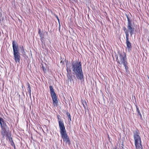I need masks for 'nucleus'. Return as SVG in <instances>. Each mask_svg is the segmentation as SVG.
Here are the masks:
<instances>
[{
	"label": "nucleus",
	"instance_id": "nucleus-1",
	"mask_svg": "<svg viewBox=\"0 0 149 149\" xmlns=\"http://www.w3.org/2000/svg\"><path fill=\"white\" fill-rule=\"evenodd\" d=\"M75 73L77 78L80 80H82L84 79V75L82 69L81 64L80 62L77 61L73 62L72 63V67L70 68L67 66V71L68 75H70L71 74V70Z\"/></svg>",
	"mask_w": 149,
	"mask_h": 149
},
{
	"label": "nucleus",
	"instance_id": "nucleus-2",
	"mask_svg": "<svg viewBox=\"0 0 149 149\" xmlns=\"http://www.w3.org/2000/svg\"><path fill=\"white\" fill-rule=\"evenodd\" d=\"M139 130H136L133 132V136L136 149H142L141 144V139Z\"/></svg>",
	"mask_w": 149,
	"mask_h": 149
},
{
	"label": "nucleus",
	"instance_id": "nucleus-3",
	"mask_svg": "<svg viewBox=\"0 0 149 149\" xmlns=\"http://www.w3.org/2000/svg\"><path fill=\"white\" fill-rule=\"evenodd\" d=\"M14 59L16 62L19 63L20 58V54L17 43L13 41L12 42Z\"/></svg>",
	"mask_w": 149,
	"mask_h": 149
},
{
	"label": "nucleus",
	"instance_id": "nucleus-4",
	"mask_svg": "<svg viewBox=\"0 0 149 149\" xmlns=\"http://www.w3.org/2000/svg\"><path fill=\"white\" fill-rule=\"evenodd\" d=\"M117 61L120 65H123L127 63L126 57V54L124 52L123 53L119 54V56L117 58Z\"/></svg>",
	"mask_w": 149,
	"mask_h": 149
},
{
	"label": "nucleus",
	"instance_id": "nucleus-5",
	"mask_svg": "<svg viewBox=\"0 0 149 149\" xmlns=\"http://www.w3.org/2000/svg\"><path fill=\"white\" fill-rule=\"evenodd\" d=\"M60 132L61 137L63 139V141L67 143L69 142V137L66 133L65 127L60 129Z\"/></svg>",
	"mask_w": 149,
	"mask_h": 149
},
{
	"label": "nucleus",
	"instance_id": "nucleus-6",
	"mask_svg": "<svg viewBox=\"0 0 149 149\" xmlns=\"http://www.w3.org/2000/svg\"><path fill=\"white\" fill-rule=\"evenodd\" d=\"M57 118L58 120V123L59 125V128L61 129L65 126L63 123V120L61 118V116L59 115H57Z\"/></svg>",
	"mask_w": 149,
	"mask_h": 149
},
{
	"label": "nucleus",
	"instance_id": "nucleus-7",
	"mask_svg": "<svg viewBox=\"0 0 149 149\" xmlns=\"http://www.w3.org/2000/svg\"><path fill=\"white\" fill-rule=\"evenodd\" d=\"M126 38V49H127L129 52H130L131 48V43L129 40V37H128V35H127Z\"/></svg>",
	"mask_w": 149,
	"mask_h": 149
},
{
	"label": "nucleus",
	"instance_id": "nucleus-8",
	"mask_svg": "<svg viewBox=\"0 0 149 149\" xmlns=\"http://www.w3.org/2000/svg\"><path fill=\"white\" fill-rule=\"evenodd\" d=\"M127 28L128 31L130 33L131 36H132L134 31V28L132 27V24L128 25Z\"/></svg>",
	"mask_w": 149,
	"mask_h": 149
},
{
	"label": "nucleus",
	"instance_id": "nucleus-9",
	"mask_svg": "<svg viewBox=\"0 0 149 149\" xmlns=\"http://www.w3.org/2000/svg\"><path fill=\"white\" fill-rule=\"evenodd\" d=\"M51 96L53 100L54 106H56L58 102L56 94L52 95Z\"/></svg>",
	"mask_w": 149,
	"mask_h": 149
},
{
	"label": "nucleus",
	"instance_id": "nucleus-10",
	"mask_svg": "<svg viewBox=\"0 0 149 149\" xmlns=\"http://www.w3.org/2000/svg\"><path fill=\"white\" fill-rule=\"evenodd\" d=\"M6 124H4L2 126H1V127L2 130L1 131V134L3 136H4L6 134L7 132L6 130L5 129L6 127Z\"/></svg>",
	"mask_w": 149,
	"mask_h": 149
},
{
	"label": "nucleus",
	"instance_id": "nucleus-11",
	"mask_svg": "<svg viewBox=\"0 0 149 149\" xmlns=\"http://www.w3.org/2000/svg\"><path fill=\"white\" fill-rule=\"evenodd\" d=\"M49 88L51 95L56 94L52 86H50Z\"/></svg>",
	"mask_w": 149,
	"mask_h": 149
},
{
	"label": "nucleus",
	"instance_id": "nucleus-12",
	"mask_svg": "<svg viewBox=\"0 0 149 149\" xmlns=\"http://www.w3.org/2000/svg\"><path fill=\"white\" fill-rule=\"evenodd\" d=\"M4 124H6L4 122L3 119L0 117V124L1 126H2Z\"/></svg>",
	"mask_w": 149,
	"mask_h": 149
},
{
	"label": "nucleus",
	"instance_id": "nucleus-13",
	"mask_svg": "<svg viewBox=\"0 0 149 149\" xmlns=\"http://www.w3.org/2000/svg\"><path fill=\"white\" fill-rule=\"evenodd\" d=\"M123 29L124 30L125 34H126V35H128V37H129V33H128V30L126 29L125 27H124L123 28Z\"/></svg>",
	"mask_w": 149,
	"mask_h": 149
},
{
	"label": "nucleus",
	"instance_id": "nucleus-14",
	"mask_svg": "<svg viewBox=\"0 0 149 149\" xmlns=\"http://www.w3.org/2000/svg\"><path fill=\"white\" fill-rule=\"evenodd\" d=\"M127 18L128 20V25L132 24L130 19L127 16Z\"/></svg>",
	"mask_w": 149,
	"mask_h": 149
},
{
	"label": "nucleus",
	"instance_id": "nucleus-15",
	"mask_svg": "<svg viewBox=\"0 0 149 149\" xmlns=\"http://www.w3.org/2000/svg\"><path fill=\"white\" fill-rule=\"evenodd\" d=\"M127 63H126L125 64L123 65H124V66L125 67V69L126 72L127 71V70L128 69V67L127 66Z\"/></svg>",
	"mask_w": 149,
	"mask_h": 149
},
{
	"label": "nucleus",
	"instance_id": "nucleus-16",
	"mask_svg": "<svg viewBox=\"0 0 149 149\" xmlns=\"http://www.w3.org/2000/svg\"><path fill=\"white\" fill-rule=\"evenodd\" d=\"M66 114L68 118L70 119V121H71V118L70 114L68 112H67Z\"/></svg>",
	"mask_w": 149,
	"mask_h": 149
},
{
	"label": "nucleus",
	"instance_id": "nucleus-17",
	"mask_svg": "<svg viewBox=\"0 0 149 149\" xmlns=\"http://www.w3.org/2000/svg\"><path fill=\"white\" fill-rule=\"evenodd\" d=\"M11 141L10 139V143H11V145L13 146H14V147L15 148V144H14V142H13V140H12V139L11 138Z\"/></svg>",
	"mask_w": 149,
	"mask_h": 149
},
{
	"label": "nucleus",
	"instance_id": "nucleus-18",
	"mask_svg": "<svg viewBox=\"0 0 149 149\" xmlns=\"http://www.w3.org/2000/svg\"><path fill=\"white\" fill-rule=\"evenodd\" d=\"M136 111L138 112V114H139L140 116H141V113L140 112V111L139 109V108L136 106Z\"/></svg>",
	"mask_w": 149,
	"mask_h": 149
},
{
	"label": "nucleus",
	"instance_id": "nucleus-19",
	"mask_svg": "<svg viewBox=\"0 0 149 149\" xmlns=\"http://www.w3.org/2000/svg\"><path fill=\"white\" fill-rule=\"evenodd\" d=\"M28 92L29 93V94L30 95V96H31V89H28Z\"/></svg>",
	"mask_w": 149,
	"mask_h": 149
},
{
	"label": "nucleus",
	"instance_id": "nucleus-20",
	"mask_svg": "<svg viewBox=\"0 0 149 149\" xmlns=\"http://www.w3.org/2000/svg\"><path fill=\"white\" fill-rule=\"evenodd\" d=\"M27 84H28V89H31V87L29 85V83H27Z\"/></svg>",
	"mask_w": 149,
	"mask_h": 149
},
{
	"label": "nucleus",
	"instance_id": "nucleus-21",
	"mask_svg": "<svg viewBox=\"0 0 149 149\" xmlns=\"http://www.w3.org/2000/svg\"><path fill=\"white\" fill-rule=\"evenodd\" d=\"M21 49L22 50V51L24 52V47H23V46L21 48Z\"/></svg>",
	"mask_w": 149,
	"mask_h": 149
},
{
	"label": "nucleus",
	"instance_id": "nucleus-22",
	"mask_svg": "<svg viewBox=\"0 0 149 149\" xmlns=\"http://www.w3.org/2000/svg\"><path fill=\"white\" fill-rule=\"evenodd\" d=\"M38 33H39V35H40V37H41L42 36H41V32L40 31H39V32H38Z\"/></svg>",
	"mask_w": 149,
	"mask_h": 149
},
{
	"label": "nucleus",
	"instance_id": "nucleus-23",
	"mask_svg": "<svg viewBox=\"0 0 149 149\" xmlns=\"http://www.w3.org/2000/svg\"><path fill=\"white\" fill-rule=\"evenodd\" d=\"M83 106L84 107V109H86L85 106H84V104H83Z\"/></svg>",
	"mask_w": 149,
	"mask_h": 149
},
{
	"label": "nucleus",
	"instance_id": "nucleus-24",
	"mask_svg": "<svg viewBox=\"0 0 149 149\" xmlns=\"http://www.w3.org/2000/svg\"><path fill=\"white\" fill-rule=\"evenodd\" d=\"M113 149H116V148H114Z\"/></svg>",
	"mask_w": 149,
	"mask_h": 149
}]
</instances>
